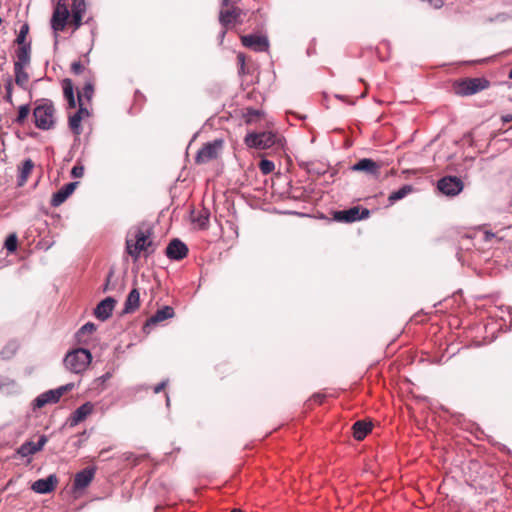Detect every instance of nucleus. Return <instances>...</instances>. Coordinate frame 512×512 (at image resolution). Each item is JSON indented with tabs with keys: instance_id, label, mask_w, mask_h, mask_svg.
<instances>
[{
	"instance_id": "8fccbe9b",
	"label": "nucleus",
	"mask_w": 512,
	"mask_h": 512,
	"mask_svg": "<svg viewBox=\"0 0 512 512\" xmlns=\"http://www.w3.org/2000/svg\"><path fill=\"white\" fill-rule=\"evenodd\" d=\"M223 6H228L231 0H221Z\"/></svg>"
},
{
	"instance_id": "9b49d317",
	"label": "nucleus",
	"mask_w": 512,
	"mask_h": 512,
	"mask_svg": "<svg viewBox=\"0 0 512 512\" xmlns=\"http://www.w3.org/2000/svg\"><path fill=\"white\" fill-rule=\"evenodd\" d=\"M463 182L456 176H446L438 180L437 188L447 196H456L463 190Z\"/></svg>"
},
{
	"instance_id": "6e6552de",
	"label": "nucleus",
	"mask_w": 512,
	"mask_h": 512,
	"mask_svg": "<svg viewBox=\"0 0 512 512\" xmlns=\"http://www.w3.org/2000/svg\"><path fill=\"white\" fill-rule=\"evenodd\" d=\"M275 134L272 132L249 133L244 141L250 148L268 149L275 144Z\"/></svg>"
},
{
	"instance_id": "c9c22d12",
	"label": "nucleus",
	"mask_w": 512,
	"mask_h": 512,
	"mask_svg": "<svg viewBox=\"0 0 512 512\" xmlns=\"http://www.w3.org/2000/svg\"><path fill=\"white\" fill-rule=\"evenodd\" d=\"M5 248L9 252H14L17 249V236L15 234H11L6 238Z\"/></svg>"
},
{
	"instance_id": "603ef678",
	"label": "nucleus",
	"mask_w": 512,
	"mask_h": 512,
	"mask_svg": "<svg viewBox=\"0 0 512 512\" xmlns=\"http://www.w3.org/2000/svg\"><path fill=\"white\" fill-rule=\"evenodd\" d=\"M509 78L512 79V69L509 72Z\"/></svg>"
},
{
	"instance_id": "c756f323",
	"label": "nucleus",
	"mask_w": 512,
	"mask_h": 512,
	"mask_svg": "<svg viewBox=\"0 0 512 512\" xmlns=\"http://www.w3.org/2000/svg\"><path fill=\"white\" fill-rule=\"evenodd\" d=\"M26 67L14 66L15 82L20 87H25L29 81V75L25 71Z\"/></svg>"
},
{
	"instance_id": "e433bc0d",
	"label": "nucleus",
	"mask_w": 512,
	"mask_h": 512,
	"mask_svg": "<svg viewBox=\"0 0 512 512\" xmlns=\"http://www.w3.org/2000/svg\"><path fill=\"white\" fill-rule=\"evenodd\" d=\"M28 30H29V27L27 24H24L21 28H20V31H19V34L17 36V43L19 46H22V45H27L25 43V39H26V36L28 34Z\"/></svg>"
},
{
	"instance_id": "a19ab883",
	"label": "nucleus",
	"mask_w": 512,
	"mask_h": 512,
	"mask_svg": "<svg viewBox=\"0 0 512 512\" xmlns=\"http://www.w3.org/2000/svg\"><path fill=\"white\" fill-rule=\"evenodd\" d=\"M238 64L240 65L239 73L244 74L245 69V55L243 53H239L237 55Z\"/></svg>"
},
{
	"instance_id": "20e7f679",
	"label": "nucleus",
	"mask_w": 512,
	"mask_h": 512,
	"mask_svg": "<svg viewBox=\"0 0 512 512\" xmlns=\"http://www.w3.org/2000/svg\"><path fill=\"white\" fill-rule=\"evenodd\" d=\"M92 361V355L89 350L84 348L75 349L64 358L65 367L75 374L84 372Z\"/></svg>"
},
{
	"instance_id": "f03ea898",
	"label": "nucleus",
	"mask_w": 512,
	"mask_h": 512,
	"mask_svg": "<svg viewBox=\"0 0 512 512\" xmlns=\"http://www.w3.org/2000/svg\"><path fill=\"white\" fill-rule=\"evenodd\" d=\"M151 236V228L146 225L138 226L129 233L126 239V251L135 261L141 255L147 257L154 253L155 247Z\"/></svg>"
},
{
	"instance_id": "de8ad7c7",
	"label": "nucleus",
	"mask_w": 512,
	"mask_h": 512,
	"mask_svg": "<svg viewBox=\"0 0 512 512\" xmlns=\"http://www.w3.org/2000/svg\"><path fill=\"white\" fill-rule=\"evenodd\" d=\"M112 275H113V272L110 271L109 274L107 275L104 291H107L109 289V282H110V279H111Z\"/></svg>"
},
{
	"instance_id": "0eeeda50",
	"label": "nucleus",
	"mask_w": 512,
	"mask_h": 512,
	"mask_svg": "<svg viewBox=\"0 0 512 512\" xmlns=\"http://www.w3.org/2000/svg\"><path fill=\"white\" fill-rule=\"evenodd\" d=\"M370 211L359 206L333 212V219L342 223H353L369 217Z\"/></svg>"
},
{
	"instance_id": "4468645a",
	"label": "nucleus",
	"mask_w": 512,
	"mask_h": 512,
	"mask_svg": "<svg viewBox=\"0 0 512 512\" xmlns=\"http://www.w3.org/2000/svg\"><path fill=\"white\" fill-rule=\"evenodd\" d=\"M166 256L171 260H182L188 254L187 245L179 239H173L166 247Z\"/></svg>"
},
{
	"instance_id": "49530a36",
	"label": "nucleus",
	"mask_w": 512,
	"mask_h": 512,
	"mask_svg": "<svg viewBox=\"0 0 512 512\" xmlns=\"http://www.w3.org/2000/svg\"><path fill=\"white\" fill-rule=\"evenodd\" d=\"M323 399H324V395L317 394V395L313 396V401L318 404H321L323 402Z\"/></svg>"
},
{
	"instance_id": "ddd939ff",
	"label": "nucleus",
	"mask_w": 512,
	"mask_h": 512,
	"mask_svg": "<svg viewBox=\"0 0 512 512\" xmlns=\"http://www.w3.org/2000/svg\"><path fill=\"white\" fill-rule=\"evenodd\" d=\"M241 43L256 52L267 51L269 48L268 39L259 35H244L241 37Z\"/></svg>"
},
{
	"instance_id": "473e14b6",
	"label": "nucleus",
	"mask_w": 512,
	"mask_h": 512,
	"mask_svg": "<svg viewBox=\"0 0 512 512\" xmlns=\"http://www.w3.org/2000/svg\"><path fill=\"white\" fill-rule=\"evenodd\" d=\"M30 114V107L29 105H21L18 109V115L15 119V122L18 124V125H23L25 120L27 119V117L29 116Z\"/></svg>"
},
{
	"instance_id": "79ce46f5",
	"label": "nucleus",
	"mask_w": 512,
	"mask_h": 512,
	"mask_svg": "<svg viewBox=\"0 0 512 512\" xmlns=\"http://www.w3.org/2000/svg\"><path fill=\"white\" fill-rule=\"evenodd\" d=\"M83 170H84L83 167L74 166L72 168V172L71 173H72V175L74 177H81L83 175Z\"/></svg>"
},
{
	"instance_id": "3c124183",
	"label": "nucleus",
	"mask_w": 512,
	"mask_h": 512,
	"mask_svg": "<svg viewBox=\"0 0 512 512\" xmlns=\"http://www.w3.org/2000/svg\"><path fill=\"white\" fill-rule=\"evenodd\" d=\"M231 512H244L241 509H233Z\"/></svg>"
},
{
	"instance_id": "7ed1b4c3",
	"label": "nucleus",
	"mask_w": 512,
	"mask_h": 512,
	"mask_svg": "<svg viewBox=\"0 0 512 512\" xmlns=\"http://www.w3.org/2000/svg\"><path fill=\"white\" fill-rule=\"evenodd\" d=\"M33 119L35 126L43 131L52 130L57 123L56 109L49 99H38L34 102Z\"/></svg>"
},
{
	"instance_id": "4be33fe9",
	"label": "nucleus",
	"mask_w": 512,
	"mask_h": 512,
	"mask_svg": "<svg viewBox=\"0 0 512 512\" xmlns=\"http://www.w3.org/2000/svg\"><path fill=\"white\" fill-rule=\"evenodd\" d=\"M94 478V470L93 469H83L78 472L73 481V486L75 490H82L86 488Z\"/></svg>"
},
{
	"instance_id": "aec40b11",
	"label": "nucleus",
	"mask_w": 512,
	"mask_h": 512,
	"mask_svg": "<svg viewBox=\"0 0 512 512\" xmlns=\"http://www.w3.org/2000/svg\"><path fill=\"white\" fill-rule=\"evenodd\" d=\"M75 188L76 183L74 182L64 185L61 189H59L57 192L53 194L50 202L51 205L53 207L60 206L74 192Z\"/></svg>"
},
{
	"instance_id": "58836bf2",
	"label": "nucleus",
	"mask_w": 512,
	"mask_h": 512,
	"mask_svg": "<svg viewBox=\"0 0 512 512\" xmlns=\"http://www.w3.org/2000/svg\"><path fill=\"white\" fill-rule=\"evenodd\" d=\"M16 345L14 343L8 344L2 351L1 356L4 359L10 358L16 352Z\"/></svg>"
},
{
	"instance_id": "5701e85b",
	"label": "nucleus",
	"mask_w": 512,
	"mask_h": 512,
	"mask_svg": "<svg viewBox=\"0 0 512 512\" xmlns=\"http://www.w3.org/2000/svg\"><path fill=\"white\" fill-rule=\"evenodd\" d=\"M241 15L242 10L240 8L232 7L231 9L220 12V21L225 26L235 24L240 21Z\"/></svg>"
},
{
	"instance_id": "72a5a7b5",
	"label": "nucleus",
	"mask_w": 512,
	"mask_h": 512,
	"mask_svg": "<svg viewBox=\"0 0 512 512\" xmlns=\"http://www.w3.org/2000/svg\"><path fill=\"white\" fill-rule=\"evenodd\" d=\"M259 169L263 174H269L274 171L275 164L270 160L262 159L259 163Z\"/></svg>"
},
{
	"instance_id": "f257e3e1",
	"label": "nucleus",
	"mask_w": 512,
	"mask_h": 512,
	"mask_svg": "<svg viewBox=\"0 0 512 512\" xmlns=\"http://www.w3.org/2000/svg\"><path fill=\"white\" fill-rule=\"evenodd\" d=\"M86 12L85 0H73L71 12L67 0H57L50 21L51 28L55 33H59L70 25L73 31H77L84 23L89 24L92 21L91 17L84 20Z\"/></svg>"
},
{
	"instance_id": "09e8293b",
	"label": "nucleus",
	"mask_w": 512,
	"mask_h": 512,
	"mask_svg": "<svg viewBox=\"0 0 512 512\" xmlns=\"http://www.w3.org/2000/svg\"><path fill=\"white\" fill-rule=\"evenodd\" d=\"M502 121L504 123H508L512 121V114H507L502 116Z\"/></svg>"
},
{
	"instance_id": "a18cd8bd",
	"label": "nucleus",
	"mask_w": 512,
	"mask_h": 512,
	"mask_svg": "<svg viewBox=\"0 0 512 512\" xmlns=\"http://www.w3.org/2000/svg\"><path fill=\"white\" fill-rule=\"evenodd\" d=\"M495 237V234L492 233V232H489V231H485L484 232V240L485 241H490L492 238Z\"/></svg>"
},
{
	"instance_id": "cd10ccee",
	"label": "nucleus",
	"mask_w": 512,
	"mask_h": 512,
	"mask_svg": "<svg viewBox=\"0 0 512 512\" xmlns=\"http://www.w3.org/2000/svg\"><path fill=\"white\" fill-rule=\"evenodd\" d=\"M33 168H34V163L31 159H26L25 161H23L22 166L20 167L19 180H18V184L20 186H22L26 183Z\"/></svg>"
},
{
	"instance_id": "37998d69",
	"label": "nucleus",
	"mask_w": 512,
	"mask_h": 512,
	"mask_svg": "<svg viewBox=\"0 0 512 512\" xmlns=\"http://www.w3.org/2000/svg\"><path fill=\"white\" fill-rule=\"evenodd\" d=\"M429 2V4L436 8V9H439L441 8L443 5H444V1L443 0H427Z\"/></svg>"
},
{
	"instance_id": "393cba45",
	"label": "nucleus",
	"mask_w": 512,
	"mask_h": 512,
	"mask_svg": "<svg viewBox=\"0 0 512 512\" xmlns=\"http://www.w3.org/2000/svg\"><path fill=\"white\" fill-rule=\"evenodd\" d=\"M30 45L19 46L16 50V59L14 66L27 67L30 63Z\"/></svg>"
},
{
	"instance_id": "6ab92c4d",
	"label": "nucleus",
	"mask_w": 512,
	"mask_h": 512,
	"mask_svg": "<svg viewBox=\"0 0 512 512\" xmlns=\"http://www.w3.org/2000/svg\"><path fill=\"white\" fill-rule=\"evenodd\" d=\"M116 301L112 297L102 300L95 308L94 314L101 321L107 320L114 310Z\"/></svg>"
},
{
	"instance_id": "a211bd4d",
	"label": "nucleus",
	"mask_w": 512,
	"mask_h": 512,
	"mask_svg": "<svg viewBox=\"0 0 512 512\" xmlns=\"http://www.w3.org/2000/svg\"><path fill=\"white\" fill-rule=\"evenodd\" d=\"M58 484L56 475H49L46 478L36 480L32 485L31 489L38 494H47L52 492Z\"/></svg>"
},
{
	"instance_id": "c03bdc74",
	"label": "nucleus",
	"mask_w": 512,
	"mask_h": 512,
	"mask_svg": "<svg viewBox=\"0 0 512 512\" xmlns=\"http://www.w3.org/2000/svg\"><path fill=\"white\" fill-rule=\"evenodd\" d=\"M167 380L166 381H162L160 382L159 384H157L155 387H154V392L155 393H160L162 390L165 389L166 385H167Z\"/></svg>"
},
{
	"instance_id": "4c0bfd02",
	"label": "nucleus",
	"mask_w": 512,
	"mask_h": 512,
	"mask_svg": "<svg viewBox=\"0 0 512 512\" xmlns=\"http://www.w3.org/2000/svg\"><path fill=\"white\" fill-rule=\"evenodd\" d=\"M5 90H6V95L4 97L5 101L8 102L9 104H13V97H12L13 83H12L11 79L7 80V82L5 84Z\"/></svg>"
},
{
	"instance_id": "ea45409f",
	"label": "nucleus",
	"mask_w": 512,
	"mask_h": 512,
	"mask_svg": "<svg viewBox=\"0 0 512 512\" xmlns=\"http://www.w3.org/2000/svg\"><path fill=\"white\" fill-rule=\"evenodd\" d=\"M71 71L75 75H80L86 71V67L81 61H75L71 64Z\"/></svg>"
},
{
	"instance_id": "7c9ffc66",
	"label": "nucleus",
	"mask_w": 512,
	"mask_h": 512,
	"mask_svg": "<svg viewBox=\"0 0 512 512\" xmlns=\"http://www.w3.org/2000/svg\"><path fill=\"white\" fill-rule=\"evenodd\" d=\"M193 222L197 224L200 229H206L209 225V212L205 209L201 210L197 216L193 217Z\"/></svg>"
},
{
	"instance_id": "f8f14e48",
	"label": "nucleus",
	"mask_w": 512,
	"mask_h": 512,
	"mask_svg": "<svg viewBox=\"0 0 512 512\" xmlns=\"http://www.w3.org/2000/svg\"><path fill=\"white\" fill-rule=\"evenodd\" d=\"M90 112L87 107L79 106L78 110L68 116V126L75 137H79L82 133V120L88 118Z\"/></svg>"
},
{
	"instance_id": "a878e982",
	"label": "nucleus",
	"mask_w": 512,
	"mask_h": 512,
	"mask_svg": "<svg viewBox=\"0 0 512 512\" xmlns=\"http://www.w3.org/2000/svg\"><path fill=\"white\" fill-rule=\"evenodd\" d=\"M140 305V293L138 289L134 288L132 289L125 301L124 305V312L125 313H132L136 311L139 308Z\"/></svg>"
},
{
	"instance_id": "bb28decb",
	"label": "nucleus",
	"mask_w": 512,
	"mask_h": 512,
	"mask_svg": "<svg viewBox=\"0 0 512 512\" xmlns=\"http://www.w3.org/2000/svg\"><path fill=\"white\" fill-rule=\"evenodd\" d=\"M63 94L68 103L69 108L76 107V99L74 97V86L70 79H64L62 82Z\"/></svg>"
},
{
	"instance_id": "dca6fc26",
	"label": "nucleus",
	"mask_w": 512,
	"mask_h": 512,
	"mask_svg": "<svg viewBox=\"0 0 512 512\" xmlns=\"http://www.w3.org/2000/svg\"><path fill=\"white\" fill-rule=\"evenodd\" d=\"M86 82L81 91H78L77 99L79 106L86 107L92 100L94 95V77L90 71H87Z\"/></svg>"
},
{
	"instance_id": "f3484780",
	"label": "nucleus",
	"mask_w": 512,
	"mask_h": 512,
	"mask_svg": "<svg viewBox=\"0 0 512 512\" xmlns=\"http://www.w3.org/2000/svg\"><path fill=\"white\" fill-rule=\"evenodd\" d=\"M94 404L92 402H85L81 406H79L70 416L69 424L74 427L79 423L83 422L90 416L94 411Z\"/></svg>"
},
{
	"instance_id": "423d86ee",
	"label": "nucleus",
	"mask_w": 512,
	"mask_h": 512,
	"mask_svg": "<svg viewBox=\"0 0 512 512\" xmlns=\"http://www.w3.org/2000/svg\"><path fill=\"white\" fill-rule=\"evenodd\" d=\"M223 148V140L216 139L212 142L204 144L195 156L197 164H206L214 159H217Z\"/></svg>"
},
{
	"instance_id": "c85d7f7f",
	"label": "nucleus",
	"mask_w": 512,
	"mask_h": 512,
	"mask_svg": "<svg viewBox=\"0 0 512 512\" xmlns=\"http://www.w3.org/2000/svg\"><path fill=\"white\" fill-rule=\"evenodd\" d=\"M411 192H412V186L404 185L400 189H398L397 191H393L389 195L388 200H389V202L391 204H393L396 201L403 199L404 197H406Z\"/></svg>"
},
{
	"instance_id": "f704fd0d",
	"label": "nucleus",
	"mask_w": 512,
	"mask_h": 512,
	"mask_svg": "<svg viewBox=\"0 0 512 512\" xmlns=\"http://www.w3.org/2000/svg\"><path fill=\"white\" fill-rule=\"evenodd\" d=\"M95 330H96V326L91 322H88L85 325H83L77 333L79 341H82V337L84 335L92 334Z\"/></svg>"
},
{
	"instance_id": "39448f33",
	"label": "nucleus",
	"mask_w": 512,
	"mask_h": 512,
	"mask_svg": "<svg viewBox=\"0 0 512 512\" xmlns=\"http://www.w3.org/2000/svg\"><path fill=\"white\" fill-rule=\"evenodd\" d=\"M490 82L482 77L465 78L456 81L453 85L454 91L459 96H470L489 88Z\"/></svg>"
},
{
	"instance_id": "b1692460",
	"label": "nucleus",
	"mask_w": 512,
	"mask_h": 512,
	"mask_svg": "<svg viewBox=\"0 0 512 512\" xmlns=\"http://www.w3.org/2000/svg\"><path fill=\"white\" fill-rule=\"evenodd\" d=\"M371 430L372 424L362 420L356 421L352 426L353 437L358 441L363 440Z\"/></svg>"
},
{
	"instance_id": "2eb2a0df",
	"label": "nucleus",
	"mask_w": 512,
	"mask_h": 512,
	"mask_svg": "<svg viewBox=\"0 0 512 512\" xmlns=\"http://www.w3.org/2000/svg\"><path fill=\"white\" fill-rule=\"evenodd\" d=\"M47 443V437L45 435H41L37 442L26 441L18 448V454L21 457H29L37 452L41 451L45 444Z\"/></svg>"
},
{
	"instance_id": "2f4dec72",
	"label": "nucleus",
	"mask_w": 512,
	"mask_h": 512,
	"mask_svg": "<svg viewBox=\"0 0 512 512\" xmlns=\"http://www.w3.org/2000/svg\"><path fill=\"white\" fill-rule=\"evenodd\" d=\"M263 116V112L261 110H258V109H254V108H247L245 110V113L243 115L244 119H245V122L247 124H251L253 122H256L257 120H259L261 117Z\"/></svg>"
},
{
	"instance_id": "9d476101",
	"label": "nucleus",
	"mask_w": 512,
	"mask_h": 512,
	"mask_svg": "<svg viewBox=\"0 0 512 512\" xmlns=\"http://www.w3.org/2000/svg\"><path fill=\"white\" fill-rule=\"evenodd\" d=\"M73 388V384H67L64 386H61L55 390H49L42 394H40L36 399L34 400V407L35 408H42L47 404L51 403H57L62 395L71 390Z\"/></svg>"
},
{
	"instance_id": "1a4fd4ad",
	"label": "nucleus",
	"mask_w": 512,
	"mask_h": 512,
	"mask_svg": "<svg viewBox=\"0 0 512 512\" xmlns=\"http://www.w3.org/2000/svg\"><path fill=\"white\" fill-rule=\"evenodd\" d=\"M382 164L370 158H362L351 166L353 172H363L373 179H379L381 175Z\"/></svg>"
},
{
	"instance_id": "412c9836",
	"label": "nucleus",
	"mask_w": 512,
	"mask_h": 512,
	"mask_svg": "<svg viewBox=\"0 0 512 512\" xmlns=\"http://www.w3.org/2000/svg\"><path fill=\"white\" fill-rule=\"evenodd\" d=\"M174 316V309L170 306H164L158 309L154 315L147 319L145 327L154 326L164 320L170 319Z\"/></svg>"
}]
</instances>
